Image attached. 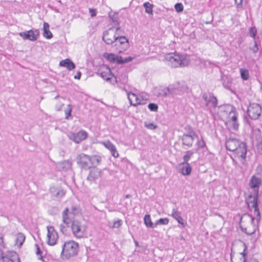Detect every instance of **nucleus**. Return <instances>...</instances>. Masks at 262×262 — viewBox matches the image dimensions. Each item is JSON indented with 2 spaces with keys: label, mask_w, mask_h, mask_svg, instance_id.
Here are the masks:
<instances>
[{
  "label": "nucleus",
  "mask_w": 262,
  "mask_h": 262,
  "mask_svg": "<svg viewBox=\"0 0 262 262\" xmlns=\"http://www.w3.org/2000/svg\"><path fill=\"white\" fill-rule=\"evenodd\" d=\"M262 184L260 178L255 175L252 176L249 182V187L253 190L252 193L248 196L247 203L249 207L254 209V213L256 216L258 222L260 221L261 215L258 207V200L259 196V188Z\"/></svg>",
  "instance_id": "obj_1"
},
{
  "label": "nucleus",
  "mask_w": 262,
  "mask_h": 262,
  "mask_svg": "<svg viewBox=\"0 0 262 262\" xmlns=\"http://www.w3.org/2000/svg\"><path fill=\"white\" fill-rule=\"evenodd\" d=\"M165 59L167 64L173 68L187 66L190 61L185 55L170 53L165 55Z\"/></svg>",
  "instance_id": "obj_2"
},
{
  "label": "nucleus",
  "mask_w": 262,
  "mask_h": 262,
  "mask_svg": "<svg viewBox=\"0 0 262 262\" xmlns=\"http://www.w3.org/2000/svg\"><path fill=\"white\" fill-rule=\"evenodd\" d=\"M79 252V244L74 241L64 242L62 246L61 256L62 259H70L76 256Z\"/></svg>",
  "instance_id": "obj_3"
},
{
  "label": "nucleus",
  "mask_w": 262,
  "mask_h": 262,
  "mask_svg": "<svg viewBox=\"0 0 262 262\" xmlns=\"http://www.w3.org/2000/svg\"><path fill=\"white\" fill-rule=\"evenodd\" d=\"M202 97L205 103L204 109L209 111L210 113H213L218 104L216 97L210 92L203 93Z\"/></svg>",
  "instance_id": "obj_4"
},
{
  "label": "nucleus",
  "mask_w": 262,
  "mask_h": 262,
  "mask_svg": "<svg viewBox=\"0 0 262 262\" xmlns=\"http://www.w3.org/2000/svg\"><path fill=\"white\" fill-rule=\"evenodd\" d=\"M86 226L78 221H74L71 225L72 232L77 238H82L86 231Z\"/></svg>",
  "instance_id": "obj_5"
},
{
  "label": "nucleus",
  "mask_w": 262,
  "mask_h": 262,
  "mask_svg": "<svg viewBox=\"0 0 262 262\" xmlns=\"http://www.w3.org/2000/svg\"><path fill=\"white\" fill-rule=\"evenodd\" d=\"M238 144L239 146L236 147V148L232 152L236 156V157L241 158L242 164L245 165L247 152V145L245 143L241 140H239Z\"/></svg>",
  "instance_id": "obj_6"
},
{
  "label": "nucleus",
  "mask_w": 262,
  "mask_h": 262,
  "mask_svg": "<svg viewBox=\"0 0 262 262\" xmlns=\"http://www.w3.org/2000/svg\"><path fill=\"white\" fill-rule=\"evenodd\" d=\"M262 112L261 105L258 103H250L248 106L247 113L251 119H257L260 116Z\"/></svg>",
  "instance_id": "obj_7"
},
{
  "label": "nucleus",
  "mask_w": 262,
  "mask_h": 262,
  "mask_svg": "<svg viewBox=\"0 0 262 262\" xmlns=\"http://www.w3.org/2000/svg\"><path fill=\"white\" fill-rule=\"evenodd\" d=\"M76 160L77 164L81 168L85 170L91 168L90 156L82 153L77 156Z\"/></svg>",
  "instance_id": "obj_8"
},
{
  "label": "nucleus",
  "mask_w": 262,
  "mask_h": 262,
  "mask_svg": "<svg viewBox=\"0 0 262 262\" xmlns=\"http://www.w3.org/2000/svg\"><path fill=\"white\" fill-rule=\"evenodd\" d=\"M19 35L25 40L35 41L39 36V31L37 29H31L29 31L20 32Z\"/></svg>",
  "instance_id": "obj_9"
},
{
  "label": "nucleus",
  "mask_w": 262,
  "mask_h": 262,
  "mask_svg": "<svg viewBox=\"0 0 262 262\" xmlns=\"http://www.w3.org/2000/svg\"><path fill=\"white\" fill-rule=\"evenodd\" d=\"M47 230V243L49 245L54 246L56 244L57 241L58 239V233L53 226H48Z\"/></svg>",
  "instance_id": "obj_10"
},
{
  "label": "nucleus",
  "mask_w": 262,
  "mask_h": 262,
  "mask_svg": "<svg viewBox=\"0 0 262 262\" xmlns=\"http://www.w3.org/2000/svg\"><path fill=\"white\" fill-rule=\"evenodd\" d=\"M68 137L75 143H79L87 138L88 133L84 130H81L77 133H70Z\"/></svg>",
  "instance_id": "obj_11"
},
{
  "label": "nucleus",
  "mask_w": 262,
  "mask_h": 262,
  "mask_svg": "<svg viewBox=\"0 0 262 262\" xmlns=\"http://www.w3.org/2000/svg\"><path fill=\"white\" fill-rule=\"evenodd\" d=\"M115 78V82L117 83V86L120 89H123L126 92H127V90L126 89V84L127 83V75L125 74H122L120 76L117 77L114 76Z\"/></svg>",
  "instance_id": "obj_12"
},
{
  "label": "nucleus",
  "mask_w": 262,
  "mask_h": 262,
  "mask_svg": "<svg viewBox=\"0 0 262 262\" xmlns=\"http://www.w3.org/2000/svg\"><path fill=\"white\" fill-rule=\"evenodd\" d=\"M115 46H121L122 49L125 50L128 46V40L124 36L114 35Z\"/></svg>",
  "instance_id": "obj_13"
},
{
  "label": "nucleus",
  "mask_w": 262,
  "mask_h": 262,
  "mask_svg": "<svg viewBox=\"0 0 262 262\" xmlns=\"http://www.w3.org/2000/svg\"><path fill=\"white\" fill-rule=\"evenodd\" d=\"M11 257H17L19 260L18 255L15 252H9L8 254H5L3 250L0 248V262H13Z\"/></svg>",
  "instance_id": "obj_14"
},
{
  "label": "nucleus",
  "mask_w": 262,
  "mask_h": 262,
  "mask_svg": "<svg viewBox=\"0 0 262 262\" xmlns=\"http://www.w3.org/2000/svg\"><path fill=\"white\" fill-rule=\"evenodd\" d=\"M126 93L127 95L128 99L132 105L137 106L138 105H143L145 104V102H141V98L138 97L135 94L129 93L128 91Z\"/></svg>",
  "instance_id": "obj_15"
},
{
  "label": "nucleus",
  "mask_w": 262,
  "mask_h": 262,
  "mask_svg": "<svg viewBox=\"0 0 262 262\" xmlns=\"http://www.w3.org/2000/svg\"><path fill=\"white\" fill-rule=\"evenodd\" d=\"M239 140L236 138H229L226 140L225 146L227 150L233 152L239 146Z\"/></svg>",
  "instance_id": "obj_16"
},
{
  "label": "nucleus",
  "mask_w": 262,
  "mask_h": 262,
  "mask_svg": "<svg viewBox=\"0 0 262 262\" xmlns=\"http://www.w3.org/2000/svg\"><path fill=\"white\" fill-rule=\"evenodd\" d=\"M98 74H99L100 76L104 79L106 81H109L111 80V77H114V75H113L111 69L108 67H103L101 68Z\"/></svg>",
  "instance_id": "obj_17"
},
{
  "label": "nucleus",
  "mask_w": 262,
  "mask_h": 262,
  "mask_svg": "<svg viewBox=\"0 0 262 262\" xmlns=\"http://www.w3.org/2000/svg\"><path fill=\"white\" fill-rule=\"evenodd\" d=\"M195 138H196V136L183 134L181 137L182 145L186 146L188 147H192Z\"/></svg>",
  "instance_id": "obj_18"
},
{
  "label": "nucleus",
  "mask_w": 262,
  "mask_h": 262,
  "mask_svg": "<svg viewBox=\"0 0 262 262\" xmlns=\"http://www.w3.org/2000/svg\"><path fill=\"white\" fill-rule=\"evenodd\" d=\"M103 144L111 151L112 155L114 157L117 158L119 157V154L117 151L115 146L110 141H106L104 142Z\"/></svg>",
  "instance_id": "obj_19"
},
{
  "label": "nucleus",
  "mask_w": 262,
  "mask_h": 262,
  "mask_svg": "<svg viewBox=\"0 0 262 262\" xmlns=\"http://www.w3.org/2000/svg\"><path fill=\"white\" fill-rule=\"evenodd\" d=\"M180 167V172L184 176L189 175L192 171V168L189 163H184L183 162L179 165Z\"/></svg>",
  "instance_id": "obj_20"
},
{
  "label": "nucleus",
  "mask_w": 262,
  "mask_h": 262,
  "mask_svg": "<svg viewBox=\"0 0 262 262\" xmlns=\"http://www.w3.org/2000/svg\"><path fill=\"white\" fill-rule=\"evenodd\" d=\"M101 171L98 169H94L91 170L89 172V174L87 177V180L93 182L98 179L100 177Z\"/></svg>",
  "instance_id": "obj_21"
},
{
  "label": "nucleus",
  "mask_w": 262,
  "mask_h": 262,
  "mask_svg": "<svg viewBox=\"0 0 262 262\" xmlns=\"http://www.w3.org/2000/svg\"><path fill=\"white\" fill-rule=\"evenodd\" d=\"M178 86L174 85H170L163 90L162 96L166 97L170 95L177 94Z\"/></svg>",
  "instance_id": "obj_22"
},
{
  "label": "nucleus",
  "mask_w": 262,
  "mask_h": 262,
  "mask_svg": "<svg viewBox=\"0 0 262 262\" xmlns=\"http://www.w3.org/2000/svg\"><path fill=\"white\" fill-rule=\"evenodd\" d=\"M104 58L112 63H116L119 64L121 59V56L112 53H105L104 54Z\"/></svg>",
  "instance_id": "obj_23"
},
{
  "label": "nucleus",
  "mask_w": 262,
  "mask_h": 262,
  "mask_svg": "<svg viewBox=\"0 0 262 262\" xmlns=\"http://www.w3.org/2000/svg\"><path fill=\"white\" fill-rule=\"evenodd\" d=\"M59 66L66 67L70 71L73 70L75 68L74 63L68 58L61 60L59 63Z\"/></svg>",
  "instance_id": "obj_24"
},
{
  "label": "nucleus",
  "mask_w": 262,
  "mask_h": 262,
  "mask_svg": "<svg viewBox=\"0 0 262 262\" xmlns=\"http://www.w3.org/2000/svg\"><path fill=\"white\" fill-rule=\"evenodd\" d=\"M114 27H112L109 28L108 30L104 31L103 32V35L102 36V40L106 43L107 45H113L114 43V36L112 37H109V32L110 31L113 29Z\"/></svg>",
  "instance_id": "obj_25"
},
{
  "label": "nucleus",
  "mask_w": 262,
  "mask_h": 262,
  "mask_svg": "<svg viewBox=\"0 0 262 262\" xmlns=\"http://www.w3.org/2000/svg\"><path fill=\"white\" fill-rule=\"evenodd\" d=\"M171 216L176 220L181 225H182L183 227L185 226V224L184 223V221L183 218L181 216V212H179L176 209L173 208L171 212Z\"/></svg>",
  "instance_id": "obj_26"
},
{
  "label": "nucleus",
  "mask_w": 262,
  "mask_h": 262,
  "mask_svg": "<svg viewBox=\"0 0 262 262\" xmlns=\"http://www.w3.org/2000/svg\"><path fill=\"white\" fill-rule=\"evenodd\" d=\"M70 214L71 213L69 212V209L68 207L66 208L62 213L63 223L67 226H69L71 223V220L69 216Z\"/></svg>",
  "instance_id": "obj_27"
},
{
  "label": "nucleus",
  "mask_w": 262,
  "mask_h": 262,
  "mask_svg": "<svg viewBox=\"0 0 262 262\" xmlns=\"http://www.w3.org/2000/svg\"><path fill=\"white\" fill-rule=\"evenodd\" d=\"M230 110L229 113V117L230 118V120L229 122L237 121L238 114L236 111V108L233 105L229 106Z\"/></svg>",
  "instance_id": "obj_28"
},
{
  "label": "nucleus",
  "mask_w": 262,
  "mask_h": 262,
  "mask_svg": "<svg viewBox=\"0 0 262 262\" xmlns=\"http://www.w3.org/2000/svg\"><path fill=\"white\" fill-rule=\"evenodd\" d=\"M108 16L112 23L115 26H119L120 21L119 19L118 13L111 11L108 13Z\"/></svg>",
  "instance_id": "obj_29"
},
{
  "label": "nucleus",
  "mask_w": 262,
  "mask_h": 262,
  "mask_svg": "<svg viewBox=\"0 0 262 262\" xmlns=\"http://www.w3.org/2000/svg\"><path fill=\"white\" fill-rule=\"evenodd\" d=\"M254 215L255 216V218H256V216L254 214ZM256 219V221H257V224L256 225L255 224L254 222V217H252L251 218V225L252 226V229L250 230L249 229V231H245V233L248 235H251L254 233H255V232H256V231L257 230V229H258V223L259 222H260V221L259 222L257 221V219Z\"/></svg>",
  "instance_id": "obj_30"
},
{
  "label": "nucleus",
  "mask_w": 262,
  "mask_h": 262,
  "mask_svg": "<svg viewBox=\"0 0 262 262\" xmlns=\"http://www.w3.org/2000/svg\"><path fill=\"white\" fill-rule=\"evenodd\" d=\"M101 161V158L100 156L94 155L90 156V166L91 168L94 166L98 165Z\"/></svg>",
  "instance_id": "obj_31"
},
{
  "label": "nucleus",
  "mask_w": 262,
  "mask_h": 262,
  "mask_svg": "<svg viewBox=\"0 0 262 262\" xmlns=\"http://www.w3.org/2000/svg\"><path fill=\"white\" fill-rule=\"evenodd\" d=\"M246 249V248H245L243 252L240 253L242 255V257L240 258L241 262H259V261L254 257H250L249 259H247V253L245 252Z\"/></svg>",
  "instance_id": "obj_32"
},
{
  "label": "nucleus",
  "mask_w": 262,
  "mask_h": 262,
  "mask_svg": "<svg viewBox=\"0 0 262 262\" xmlns=\"http://www.w3.org/2000/svg\"><path fill=\"white\" fill-rule=\"evenodd\" d=\"M258 133L260 132L259 129H257ZM256 140L257 141V148L258 152L262 155V137L260 133H258L256 135Z\"/></svg>",
  "instance_id": "obj_33"
},
{
  "label": "nucleus",
  "mask_w": 262,
  "mask_h": 262,
  "mask_svg": "<svg viewBox=\"0 0 262 262\" xmlns=\"http://www.w3.org/2000/svg\"><path fill=\"white\" fill-rule=\"evenodd\" d=\"M194 154V150H189L185 152V154L183 157V160L184 163H188V161L191 159V158L193 156Z\"/></svg>",
  "instance_id": "obj_34"
},
{
  "label": "nucleus",
  "mask_w": 262,
  "mask_h": 262,
  "mask_svg": "<svg viewBox=\"0 0 262 262\" xmlns=\"http://www.w3.org/2000/svg\"><path fill=\"white\" fill-rule=\"evenodd\" d=\"M144 222L147 227L154 228L155 224L151 222L149 214H146L144 217Z\"/></svg>",
  "instance_id": "obj_35"
},
{
  "label": "nucleus",
  "mask_w": 262,
  "mask_h": 262,
  "mask_svg": "<svg viewBox=\"0 0 262 262\" xmlns=\"http://www.w3.org/2000/svg\"><path fill=\"white\" fill-rule=\"evenodd\" d=\"M184 129L186 131V133H185L184 134H186L189 136H196V138H198V135L195 133L190 125H186L184 127Z\"/></svg>",
  "instance_id": "obj_36"
},
{
  "label": "nucleus",
  "mask_w": 262,
  "mask_h": 262,
  "mask_svg": "<svg viewBox=\"0 0 262 262\" xmlns=\"http://www.w3.org/2000/svg\"><path fill=\"white\" fill-rule=\"evenodd\" d=\"M25 240V236L22 233H18L16 237V244L20 247L22 246Z\"/></svg>",
  "instance_id": "obj_37"
},
{
  "label": "nucleus",
  "mask_w": 262,
  "mask_h": 262,
  "mask_svg": "<svg viewBox=\"0 0 262 262\" xmlns=\"http://www.w3.org/2000/svg\"><path fill=\"white\" fill-rule=\"evenodd\" d=\"M143 7L145 9V12L149 14H152L154 5L149 2H145L143 4Z\"/></svg>",
  "instance_id": "obj_38"
},
{
  "label": "nucleus",
  "mask_w": 262,
  "mask_h": 262,
  "mask_svg": "<svg viewBox=\"0 0 262 262\" xmlns=\"http://www.w3.org/2000/svg\"><path fill=\"white\" fill-rule=\"evenodd\" d=\"M241 76L244 80H247L249 77V73L248 70L245 69H240Z\"/></svg>",
  "instance_id": "obj_39"
},
{
  "label": "nucleus",
  "mask_w": 262,
  "mask_h": 262,
  "mask_svg": "<svg viewBox=\"0 0 262 262\" xmlns=\"http://www.w3.org/2000/svg\"><path fill=\"white\" fill-rule=\"evenodd\" d=\"M200 63L203 65L205 67H210L211 68L213 66H215V63L212 62L209 60H203L201 59L200 60Z\"/></svg>",
  "instance_id": "obj_40"
},
{
  "label": "nucleus",
  "mask_w": 262,
  "mask_h": 262,
  "mask_svg": "<svg viewBox=\"0 0 262 262\" xmlns=\"http://www.w3.org/2000/svg\"><path fill=\"white\" fill-rule=\"evenodd\" d=\"M168 222L169 220L168 218H161L156 222L155 226H156V227L157 225H167L168 224Z\"/></svg>",
  "instance_id": "obj_41"
},
{
  "label": "nucleus",
  "mask_w": 262,
  "mask_h": 262,
  "mask_svg": "<svg viewBox=\"0 0 262 262\" xmlns=\"http://www.w3.org/2000/svg\"><path fill=\"white\" fill-rule=\"evenodd\" d=\"M249 35L255 40L256 35L257 34V30L255 27H250L249 29Z\"/></svg>",
  "instance_id": "obj_42"
},
{
  "label": "nucleus",
  "mask_w": 262,
  "mask_h": 262,
  "mask_svg": "<svg viewBox=\"0 0 262 262\" xmlns=\"http://www.w3.org/2000/svg\"><path fill=\"white\" fill-rule=\"evenodd\" d=\"M67 109L65 110L66 117V119H68L69 116L71 115V112L72 110V107L71 104H68L67 105Z\"/></svg>",
  "instance_id": "obj_43"
},
{
  "label": "nucleus",
  "mask_w": 262,
  "mask_h": 262,
  "mask_svg": "<svg viewBox=\"0 0 262 262\" xmlns=\"http://www.w3.org/2000/svg\"><path fill=\"white\" fill-rule=\"evenodd\" d=\"M66 194V192L62 189L58 188L55 195L57 198H61Z\"/></svg>",
  "instance_id": "obj_44"
},
{
  "label": "nucleus",
  "mask_w": 262,
  "mask_h": 262,
  "mask_svg": "<svg viewBox=\"0 0 262 262\" xmlns=\"http://www.w3.org/2000/svg\"><path fill=\"white\" fill-rule=\"evenodd\" d=\"M144 125L147 128H148L149 129H151V130L155 129L158 127L156 124H155L153 123L145 122Z\"/></svg>",
  "instance_id": "obj_45"
},
{
  "label": "nucleus",
  "mask_w": 262,
  "mask_h": 262,
  "mask_svg": "<svg viewBox=\"0 0 262 262\" xmlns=\"http://www.w3.org/2000/svg\"><path fill=\"white\" fill-rule=\"evenodd\" d=\"M148 107L151 111L153 112H157L158 109V105L154 103H149L148 105Z\"/></svg>",
  "instance_id": "obj_46"
},
{
  "label": "nucleus",
  "mask_w": 262,
  "mask_h": 262,
  "mask_svg": "<svg viewBox=\"0 0 262 262\" xmlns=\"http://www.w3.org/2000/svg\"><path fill=\"white\" fill-rule=\"evenodd\" d=\"M174 8L177 12H181L183 11V5L181 3H177L174 5Z\"/></svg>",
  "instance_id": "obj_47"
},
{
  "label": "nucleus",
  "mask_w": 262,
  "mask_h": 262,
  "mask_svg": "<svg viewBox=\"0 0 262 262\" xmlns=\"http://www.w3.org/2000/svg\"><path fill=\"white\" fill-rule=\"evenodd\" d=\"M133 59V58L132 57H125V58L123 59L122 57L121 56V59L119 60L120 62H119V64H123L125 63H127L129 62H130Z\"/></svg>",
  "instance_id": "obj_48"
},
{
  "label": "nucleus",
  "mask_w": 262,
  "mask_h": 262,
  "mask_svg": "<svg viewBox=\"0 0 262 262\" xmlns=\"http://www.w3.org/2000/svg\"><path fill=\"white\" fill-rule=\"evenodd\" d=\"M35 247L36 248V255H39L40 257H39V259L40 260H41L42 261H44V260L43 259V256L41 255L42 251L40 250L38 245L35 244Z\"/></svg>",
  "instance_id": "obj_49"
},
{
  "label": "nucleus",
  "mask_w": 262,
  "mask_h": 262,
  "mask_svg": "<svg viewBox=\"0 0 262 262\" xmlns=\"http://www.w3.org/2000/svg\"><path fill=\"white\" fill-rule=\"evenodd\" d=\"M43 36L47 39H51L53 37L52 33L49 30L43 31Z\"/></svg>",
  "instance_id": "obj_50"
},
{
  "label": "nucleus",
  "mask_w": 262,
  "mask_h": 262,
  "mask_svg": "<svg viewBox=\"0 0 262 262\" xmlns=\"http://www.w3.org/2000/svg\"><path fill=\"white\" fill-rule=\"evenodd\" d=\"M229 123H231V128L235 130V131H236L238 130V126H239V124L237 121H233V122H229Z\"/></svg>",
  "instance_id": "obj_51"
},
{
  "label": "nucleus",
  "mask_w": 262,
  "mask_h": 262,
  "mask_svg": "<svg viewBox=\"0 0 262 262\" xmlns=\"http://www.w3.org/2000/svg\"><path fill=\"white\" fill-rule=\"evenodd\" d=\"M123 222L121 220L118 219L117 221H115L112 226V228H118L122 225Z\"/></svg>",
  "instance_id": "obj_52"
},
{
  "label": "nucleus",
  "mask_w": 262,
  "mask_h": 262,
  "mask_svg": "<svg viewBox=\"0 0 262 262\" xmlns=\"http://www.w3.org/2000/svg\"><path fill=\"white\" fill-rule=\"evenodd\" d=\"M79 212V208L77 206H73L71 207V212L70 213L73 214V215H76L78 214Z\"/></svg>",
  "instance_id": "obj_53"
},
{
  "label": "nucleus",
  "mask_w": 262,
  "mask_h": 262,
  "mask_svg": "<svg viewBox=\"0 0 262 262\" xmlns=\"http://www.w3.org/2000/svg\"><path fill=\"white\" fill-rule=\"evenodd\" d=\"M124 33V31L121 29L119 26H117V28H116L115 34H114V35L120 36L121 34H123Z\"/></svg>",
  "instance_id": "obj_54"
},
{
  "label": "nucleus",
  "mask_w": 262,
  "mask_h": 262,
  "mask_svg": "<svg viewBox=\"0 0 262 262\" xmlns=\"http://www.w3.org/2000/svg\"><path fill=\"white\" fill-rule=\"evenodd\" d=\"M69 226H67V225L64 224V223L63 224H61L60 226V231L63 233V234H66L67 231V228L69 227Z\"/></svg>",
  "instance_id": "obj_55"
},
{
  "label": "nucleus",
  "mask_w": 262,
  "mask_h": 262,
  "mask_svg": "<svg viewBox=\"0 0 262 262\" xmlns=\"http://www.w3.org/2000/svg\"><path fill=\"white\" fill-rule=\"evenodd\" d=\"M197 145L201 148H204L206 146L205 142L202 137L200 140L198 141Z\"/></svg>",
  "instance_id": "obj_56"
},
{
  "label": "nucleus",
  "mask_w": 262,
  "mask_h": 262,
  "mask_svg": "<svg viewBox=\"0 0 262 262\" xmlns=\"http://www.w3.org/2000/svg\"><path fill=\"white\" fill-rule=\"evenodd\" d=\"M235 3L238 9H242L243 8V0H235Z\"/></svg>",
  "instance_id": "obj_57"
},
{
  "label": "nucleus",
  "mask_w": 262,
  "mask_h": 262,
  "mask_svg": "<svg viewBox=\"0 0 262 262\" xmlns=\"http://www.w3.org/2000/svg\"><path fill=\"white\" fill-rule=\"evenodd\" d=\"M58 189V188H57V187H55L54 186L51 187L50 188V192L51 194L55 196Z\"/></svg>",
  "instance_id": "obj_58"
},
{
  "label": "nucleus",
  "mask_w": 262,
  "mask_h": 262,
  "mask_svg": "<svg viewBox=\"0 0 262 262\" xmlns=\"http://www.w3.org/2000/svg\"><path fill=\"white\" fill-rule=\"evenodd\" d=\"M254 46L253 47H252L251 49V50L252 51V52L253 53H256L257 52V51L258 50V48L257 41L255 40H254Z\"/></svg>",
  "instance_id": "obj_59"
},
{
  "label": "nucleus",
  "mask_w": 262,
  "mask_h": 262,
  "mask_svg": "<svg viewBox=\"0 0 262 262\" xmlns=\"http://www.w3.org/2000/svg\"><path fill=\"white\" fill-rule=\"evenodd\" d=\"M60 165L61 166V167L63 169H64L66 166H67L68 167H70V163L68 161H64L60 164Z\"/></svg>",
  "instance_id": "obj_60"
},
{
  "label": "nucleus",
  "mask_w": 262,
  "mask_h": 262,
  "mask_svg": "<svg viewBox=\"0 0 262 262\" xmlns=\"http://www.w3.org/2000/svg\"><path fill=\"white\" fill-rule=\"evenodd\" d=\"M89 12L91 13V17H93L96 15V10L93 8H89Z\"/></svg>",
  "instance_id": "obj_61"
},
{
  "label": "nucleus",
  "mask_w": 262,
  "mask_h": 262,
  "mask_svg": "<svg viewBox=\"0 0 262 262\" xmlns=\"http://www.w3.org/2000/svg\"><path fill=\"white\" fill-rule=\"evenodd\" d=\"M0 246H2L3 247L5 248V246L4 243V239L3 236H2V234L0 233Z\"/></svg>",
  "instance_id": "obj_62"
},
{
  "label": "nucleus",
  "mask_w": 262,
  "mask_h": 262,
  "mask_svg": "<svg viewBox=\"0 0 262 262\" xmlns=\"http://www.w3.org/2000/svg\"><path fill=\"white\" fill-rule=\"evenodd\" d=\"M63 105V104L61 103L59 105H56L55 106L56 110L57 111H60L61 110V108L62 106Z\"/></svg>",
  "instance_id": "obj_63"
},
{
  "label": "nucleus",
  "mask_w": 262,
  "mask_h": 262,
  "mask_svg": "<svg viewBox=\"0 0 262 262\" xmlns=\"http://www.w3.org/2000/svg\"><path fill=\"white\" fill-rule=\"evenodd\" d=\"M43 31H45V30H49V25L47 23L45 22L43 23Z\"/></svg>",
  "instance_id": "obj_64"
}]
</instances>
